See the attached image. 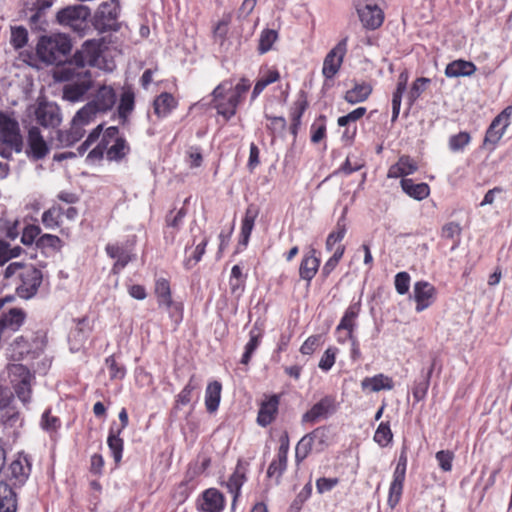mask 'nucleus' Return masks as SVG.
Returning <instances> with one entry per match:
<instances>
[{
    "label": "nucleus",
    "instance_id": "338daca9",
    "mask_svg": "<svg viewBox=\"0 0 512 512\" xmlns=\"http://www.w3.org/2000/svg\"><path fill=\"white\" fill-rule=\"evenodd\" d=\"M365 113H366L365 107H358L355 110L348 113L347 115L339 117L338 121H337L338 125L339 126H347L351 122H355V121L359 120L360 118H362L365 115Z\"/></svg>",
    "mask_w": 512,
    "mask_h": 512
},
{
    "label": "nucleus",
    "instance_id": "6ab92c4d",
    "mask_svg": "<svg viewBox=\"0 0 512 512\" xmlns=\"http://www.w3.org/2000/svg\"><path fill=\"white\" fill-rule=\"evenodd\" d=\"M224 508L223 495L216 489H208L198 501L200 512H221Z\"/></svg>",
    "mask_w": 512,
    "mask_h": 512
},
{
    "label": "nucleus",
    "instance_id": "9d476101",
    "mask_svg": "<svg viewBox=\"0 0 512 512\" xmlns=\"http://www.w3.org/2000/svg\"><path fill=\"white\" fill-rule=\"evenodd\" d=\"M0 141L17 151L22 144L18 122L2 112H0Z\"/></svg>",
    "mask_w": 512,
    "mask_h": 512
},
{
    "label": "nucleus",
    "instance_id": "473e14b6",
    "mask_svg": "<svg viewBox=\"0 0 512 512\" xmlns=\"http://www.w3.org/2000/svg\"><path fill=\"white\" fill-rule=\"evenodd\" d=\"M246 481V469L241 464L238 463L234 473L229 477L226 487L228 491L233 495V501L235 502L236 498L240 494V489L244 482Z\"/></svg>",
    "mask_w": 512,
    "mask_h": 512
},
{
    "label": "nucleus",
    "instance_id": "dca6fc26",
    "mask_svg": "<svg viewBox=\"0 0 512 512\" xmlns=\"http://www.w3.org/2000/svg\"><path fill=\"white\" fill-rule=\"evenodd\" d=\"M335 410V399L331 396L322 398L319 402L314 404L309 411H307L302 421L304 423H314L321 418H326Z\"/></svg>",
    "mask_w": 512,
    "mask_h": 512
},
{
    "label": "nucleus",
    "instance_id": "a19ab883",
    "mask_svg": "<svg viewBox=\"0 0 512 512\" xmlns=\"http://www.w3.org/2000/svg\"><path fill=\"white\" fill-rule=\"evenodd\" d=\"M405 477L393 474V480L390 484L389 495H388V505L391 508H394L400 501L401 495L403 492V483Z\"/></svg>",
    "mask_w": 512,
    "mask_h": 512
},
{
    "label": "nucleus",
    "instance_id": "6e6d98bb",
    "mask_svg": "<svg viewBox=\"0 0 512 512\" xmlns=\"http://www.w3.org/2000/svg\"><path fill=\"white\" fill-rule=\"evenodd\" d=\"M429 83L430 79L425 77L417 78L413 82L408 93V99L410 101V104H413L421 96V94L426 90Z\"/></svg>",
    "mask_w": 512,
    "mask_h": 512
},
{
    "label": "nucleus",
    "instance_id": "864d4df0",
    "mask_svg": "<svg viewBox=\"0 0 512 512\" xmlns=\"http://www.w3.org/2000/svg\"><path fill=\"white\" fill-rule=\"evenodd\" d=\"M40 426L44 431L54 433L60 428L61 422L58 417L51 414L50 410H46L42 414Z\"/></svg>",
    "mask_w": 512,
    "mask_h": 512
},
{
    "label": "nucleus",
    "instance_id": "2f4dec72",
    "mask_svg": "<svg viewBox=\"0 0 512 512\" xmlns=\"http://www.w3.org/2000/svg\"><path fill=\"white\" fill-rule=\"evenodd\" d=\"M371 92L372 87L370 84L365 82L355 83V85L345 93L344 99L349 104L361 103L370 96Z\"/></svg>",
    "mask_w": 512,
    "mask_h": 512
},
{
    "label": "nucleus",
    "instance_id": "4468645a",
    "mask_svg": "<svg viewBox=\"0 0 512 512\" xmlns=\"http://www.w3.org/2000/svg\"><path fill=\"white\" fill-rule=\"evenodd\" d=\"M512 113V108L508 107L501 112L491 123L485 136V143L495 145L503 136L505 129L509 125V117Z\"/></svg>",
    "mask_w": 512,
    "mask_h": 512
},
{
    "label": "nucleus",
    "instance_id": "ea45409f",
    "mask_svg": "<svg viewBox=\"0 0 512 512\" xmlns=\"http://www.w3.org/2000/svg\"><path fill=\"white\" fill-rule=\"evenodd\" d=\"M199 387L200 381L196 378L195 375H192L186 386L176 396L175 408L180 409L182 406L189 404L192 398V392Z\"/></svg>",
    "mask_w": 512,
    "mask_h": 512
},
{
    "label": "nucleus",
    "instance_id": "2eb2a0df",
    "mask_svg": "<svg viewBox=\"0 0 512 512\" xmlns=\"http://www.w3.org/2000/svg\"><path fill=\"white\" fill-rule=\"evenodd\" d=\"M35 116L37 122L44 127H55L61 122L59 107L53 103H39Z\"/></svg>",
    "mask_w": 512,
    "mask_h": 512
},
{
    "label": "nucleus",
    "instance_id": "7ed1b4c3",
    "mask_svg": "<svg viewBox=\"0 0 512 512\" xmlns=\"http://www.w3.org/2000/svg\"><path fill=\"white\" fill-rule=\"evenodd\" d=\"M72 45L64 34H52L40 38L37 44L39 58L47 64H60L71 51Z\"/></svg>",
    "mask_w": 512,
    "mask_h": 512
},
{
    "label": "nucleus",
    "instance_id": "0e129e2a",
    "mask_svg": "<svg viewBox=\"0 0 512 512\" xmlns=\"http://www.w3.org/2000/svg\"><path fill=\"white\" fill-rule=\"evenodd\" d=\"M411 277L407 272H399L395 275V289L400 295L408 293Z\"/></svg>",
    "mask_w": 512,
    "mask_h": 512
},
{
    "label": "nucleus",
    "instance_id": "37998d69",
    "mask_svg": "<svg viewBox=\"0 0 512 512\" xmlns=\"http://www.w3.org/2000/svg\"><path fill=\"white\" fill-rule=\"evenodd\" d=\"M134 93L131 89H125L121 94L120 103L118 106L119 117L126 120L128 115L134 109Z\"/></svg>",
    "mask_w": 512,
    "mask_h": 512
},
{
    "label": "nucleus",
    "instance_id": "09e8293b",
    "mask_svg": "<svg viewBox=\"0 0 512 512\" xmlns=\"http://www.w3.org/2000/svg\"><path fill=\"white\" fill-rule=\"evenodd\" d=\"M393 439L389 423L381 422L374 434V441L381 447L388 446Z\"/></svg>",
    "mask_w": 512,
    "mask_h": 512
},
{
    "label": "nucleus",
    "instance_id": "052dcab7",
    "mask_svg": "<svg viewBox=\"0 0 512 512\" xmlns=\"http://www.w3.org/2000/svg\"><path fill=\"white\" fill-rule=\"evenodd\" d=\"M435 457L442 471L449 472L452 470V462L454 460V453L452 451H438Z\"/></svg>",
    "mask_w": 512,
    "mask_h": 512
},
{
    "label": "nucleus",
    "instance_id": "a18cd8bd",
    "mask_svg": "<svg viewBox=\"0 0 512 512\" xmlns=\"http://www.w3.org/2000/svg\"><path fill=\"white\" fill-rule=\"evenodd\" d=\"M255 218L256 215L250 210H247L245 217L242 220L239 244L243 245L244 247H246L249 242V238L254 227Z\"/></svg>",
    "mask_w": 512,
    "mask_h": 512
},
{
    "label": "nucleus",
    "instance_id": "69168bd1",
    "mask_svg": "<svg viewBox=\"0 0 512 512\" xmlns=\"http://www.w3.org/2000/svg\"><path fill=\"white\" fill-rule=\"evenodd\" d=\"M339 483L338 478L321 477L316 480V489L319 494H324L334 489Z\"/></svg>",
    "mask_w": 512,
    "mask_h": 512
},
{
    "label": "nucleus",
    "instance_id": "f8f14e48",
    "mask_svg": "<svg viewBox=\"0 0 512 512\" xmlns=\"http://www.w3.org/2000/svg\"><path fill=\"white\" fill-rule=\"evenodd\" d=\"M118 8L115 0L102 3L96 13V25L103 31L117 30Z\"/></svg>",
    "mask_w": 512,
    "mask_h": 512
},
{
    "label": "nucleus",
    "instance_id": "f3484780",
    "mask_svg": "<svg viewBox=\"0 0 512 512\" xmlns=\"http://www.w3.org/2000/svg\"><path fill=\"white\" fill-rule=\"evenodd\" d=\"M289 451V439L287 434L280 437V446L278 449L277 457L268 467V477L279 478L287 466V455Z\"/></svg>",
    "mask_w": 512,
    "mask_h": 512
},
{
    "label": "nucleus",
    "instance_id": "e2e57ef3",
    "mask_svg": "<svg viewBox=\"0 0 512 512\" xmlns=\"http://www.w3.org/2000/svg\"><path fill=\"white\" fill-rule=\"evenodd\" d=\"M41 233V229L37 225H27L21 235V243L29 246L32 245L35 241H37V237H39Z\"/></svg>",
    "mask_w": 512,
    "mask_h": 512
},
{
    "label": "nucleus",
    "instance_id": "c9c22d12",
    "mask_svg": "<svg viewBox=\"0 0 512 512\" xmlns=\"http://www.w3.org/2000/svg\"><path fill=\"white\" fill-rule=\"evenodd\" d=\"M155 294L157 296L159 306L169 309L173 305L170 285L166 279L160 278L156 280Z\"/></svg>",
    "mask_w": 512,
    "mask_h": 512
},
{
    "label": "nucleus",
    "instance_id": "ddd939ff",
    "mask_svg": "<svg viewBox=\"0 0 512 512\" xmlns=\"http://www.w3.org/2000/svg\"><path fill=\"white\" fill-rule=\"evenodd\" d=\"M78 75L81 77L77 81L68 83L64 87V98L68 101H79L92 86V82L87 71L79 72Z\"/></svg>",
    "mask_w": 512,
    "mask_h": 512
},
{
    "label": "nucleus",
    "instance_id": "cd10ccee",
    "mask_svg": "<svg viewBox=\"0 0 512 512\" xmlns=\"http://www.w3.org/2000/svg\"><path fill=\"white\" fill-rule=\"evenodd\" d=\"M418 169L417 163L409 156H401L398 161L388 170V178L405 179V176L411 175Z\"/></svg>",
    "mask_w": 512,
    "mask_h": 512
},
{
    "label": "nucleus",
    "instance_id": "a211bd4d",
    "mask_svg": "<svg viewBox=\"0 0 512 512\" xmlns=\"http://www.w3.org/2000/svg\"><path fill=\"white\" fill-rule=\"evenodd\" d=\"M116 100L117 96L114 89L110 86L102 85L98 88L90 103L99 113H106L114 107Z\"/></svg>",
    "mask_w": 512,
    "mask_h": 512
},
{
    "label": "nucleus",
    "instance_id": "13d9d810",
    "mask_svg": "<svg viewBox=\"0 0 512 512\" xmlns=\"http://www.w3.org/2000/svg\"><path fill=\"white\" fill-rule=\"evenodd\" d=\"M344 252H345V246L339 244L335 248L333 255L324 264V266H323L324 274L328 275L335 269V267L338 265L340 259L342 258Z\"/></svg>",
    "mask_w": 512,
    "mask_h": 512
},
{
    "label": "nucleus",
    "instance_id": "a878e982",
    "mask_svg": "<svg viewBox=\"0 0 512 512\" xmlns=\"http://www.w3.org/2000/svg\"><path fill=\"white\" fill-rule=\"evenodd\" d=\"M394 383L391 377L385 374H377L372 377H365L361 381V388L365 392H379L382 390H392Z\"/></svg>",
    "mask_w": 512,
    "mask_h": 512
},
{
    "label": "nucleus",
    "instance_id": "9b49d317",
    "mask_svg": "<svg viewBox=\"0 0 512 512\" xmlns=\"http://www.w3.org/2000/svg\"><path fill=\"white\" fill-rule=\"evenodd\" d=\"M436 288L427 281H417L413 286L412 298L416 302L415 310L422 312L429 308L436 299Z\"/></svg>",
    "mask_w": 512,
    "mask_h": 512
},
{
    "label": "nucleus",
    "instance_id": "8fccbe9b",
    "mask_svg": "<svg viewBox=\"0 0 512 512\" xmlns=\"http://www.w3.org/2000/svg\"><path fill=\"white\" fill-rule=\"evenodd\" d=\"M265 118L268 121L266 128L273 137L283 134L287 126L285 118L280 116H270L267 113H265Z\"/></svg>",
    "mask_w": 512,
    "mask_h": 512
},
{
    "label": "nucleus",
    "instance_id": "680f3d73",
    "mask_svg": "<svg viewBox=\"0 0 512 512\" xmlns=\"http://www.w3.org/2000/svg\"><path fill=\"white\" fill-rule=\"evenodd\" d=\"M27 38L28 33L25 28L14 27L11 29L10 42L16 49L22 48L26 44Z\"/></svg>",
    "mask_w": 512,
    "mask_h": 512
},
{
    "label": "nucleus",
    "instance_id": "c85d7f7f",
    "mask_svg": "<svg viewBox=\"0 0 512 512\" xmlns=\"http://www.w3.org/2000/svg\"><path fill=\"white\" fill-rule=\"evenodd\" d=\"M401 187L411 198L421 201L430 194V187L426 183H415L412 179H402Z\"/></svg>",
    "mask_w": 512,
    "mask_h": 512
},
{
    "label": "nucleus",
    "instance_id": "de8ad7c7",
    "mask_svg": "<svg viewBox=\"0 0 512 512\" xmlns=\"http://www.w3.org/2000/svg\"><path fill=\"white\" fill-rule=\"evenodd\" d=\"M280 75L277 70H269L267 74L263 75L255 84L252 99H255L260 93L269 85L276 82Z\"/></svg>",
    "mask_w": 512,
    "mask_h": 512
},
{
    "label": "nucleus",
    "instance_id": "20e7f679",
    "mask_svg": "<svg viewBox=\"0 0 512 512\" xmlns=\"http://www.w3.org/2000/svg\"><path fill=\"white\" fill-rule=\"evenodd\" d=\"M73 63L79 68L93 66L109 72L115 68L114 61L106 57L98 40L86 41L81 49L75 53Z\"/></svg>",
    "mask_w": 512,
    "mask_h": 512
},
{
    "label": "nucleus",
    "instance_id": "bf43d9fd",
    "mask_svg": "<svg viewBox=\"0 0 512 512\" xmlns=\"http://www.w3.org/2000/svg\"><path fill=\"white\" fill-rule=\"evenodd\" d=\"M337 352L338 349L335 347L327 348L319 361V368L325 372L329 371L335 364Z\"/></svg>",
    "mask_w": 512,
    "mask_h": 512
},
{
    "label": "nucleus",
    "instance_id": "774afa93",
    "mask_svg": "<svg viewBox=\"0 0 512 512\" xmlns=\"http://www.w3.org/2000/svg\"><path fill=\"white\" fill-rule=\"evenodd\" d=\"M70 343H71V350L72 351H78L80 347L83 345L86 339V334L83 331V329L80 327V324L78 327L71 333L70 335Z\"/></svg>",
    "mask_w": 512,
    "mask_h": 512
},
{
    "label": "nucleus",
    "instance_id": "79ce46f5",
    "mask_svg": "<svg viewBox=\"0 0 512 512\" xmlns=\"http://www.w3.org/2000/svg\"><path fill=\"white\" fill-rule=\"evenodd\" d=\"M207 243V238L203 237L190 254H188L189 248L186 247L187 256L184 260V266L186 269H191L201 260L203 254L205 253Z\"/></svg>",
    "mask_w": 512,
    "mask_h": 512
},
{
    "label": "nucleus",
    "instance_id": "aec40b11",
    "mask_svg": "<svg viewBox=\"0 0 512 512\" xmlns=\"http://www.w3.org/2000/svg\"><path fill=\"white\" fill-rule=\"evenodd\" d=\"M357 11L362 24L368 29H376L383 23V12L377 5L368 4Z\"/></svg>",
    "mask_w": 512,
    "mask_h": 512
},
{
    "label": "nucleus",
    "instance_id": "f257e3e1",
    "mask_svg": "<svg viewBox=\"0 0 512 512\" xmlns=\"http://www.w3.org/2000/svg\"><path fill=\"white\" fill-rule=\"evenodd\" d=\"M5 286H14L17 295L30 299L37 293L41 282L42 272L31 264L12 262L3 271Z\"/></svg>",
    "mask_w": 512,
    "mask_h": 512
},
{
    "label": "nucleus",
    "instance_id": "6e6552de",
    "mask_svg": "<svg viewBox=\"0 0 512 512\" xmlns=\"http://www.w3.org/2000/svg\"><path fill=\"white\" fill-rule=\"evenodd\" d=\"M348 37L341 39L325 56L322 74L326 79H333L339 72L347 52Z\"/></svg>",
    "mask_w": 512,
    "mask_h": 512
},
{
    "label": "nucleus",
    "instance_id": "c756f323",
    "mask_svg": "<svg viewBox=\"0 0 512 512\" xmlns=\"http://www.w3.org/2000/svg\"><path fill=\"white\" fill-rule=\"evenodd\" d=\"M263 337V329L255 323L249 332V341L245 345V351L243 353L241 363L248 364L253 353L258 348L261 339Z\"/></svg>",
    "mask_w": 512,
    "mask_h": 512
},
{
    "label": "nucleus",
    "instance_id": "f03ea898",
    "mask_svg": "<svg viewBox=\"0 0 512 512\" xmlns=\"http://www.w3.org/2000/svg\"><path fill=\"white\" fill-rule=\"evenodd\" d=\"M129 152V146L125 139L119 136L117 127H109L103 133L101 140L89 152L88 158L100 159L104 153L108 160L119 161L124 158Z\"/></svg>",
    "mask_w": 512,
    "mask_h": 512
},
{
    "label": "nucleus",
    "instance_id": "3c124183",
    "mask_svg": "<svg viewBox=\"0 0 512 512\" xmlns=\"http://www.w3.org/2000/svg\"><path fill=\"white\" fill-rule=\"evenodd\" d=\"M471 137L467 132H460L452 135L449 138L448 146L452 152H462L464 148L470 143Z\"/></svg>",
    "mask_w": 512,
    "mask_h": 512
},
{
    "label": "nucleus",
    "instance_id": "4d7b16f0",
    "mask_svg": "<svg viewBox=\"0 0 512 512\" xmlns=\"http://www.w3.org/2000/svg\"><path fill=\"white\" fill-rule=\"evenodd\" d=\"M36 245L42 249L50 248L53 250H60L62 247V241L56 235L43 234L37 239Z\"/></svg>",
    "mask_w": 512,
    "mask_h": 512
},
{
    "label": "nucleus",
    "instance_id": "bb28decb",
    "mask_svg": "<svg viewBox=\"0 0 512 512\" xmlns=\"http://www.w3.org/2000/svg\"><path fill=\"white\" fill-rule=\"evenodd\" d=\"M476 72V66L473 62L457 59L450 62L445 68V76L448 78L468 77Z\"/></svg>",
    "mask_w": 512,
    "mask_h": 512
},
{
    "label": "nucleus",
    "instance_id": "c03bdc74",
    "mask_svg": "<svg viewBox=\"0 0 512 512\" xmlns=\"http://www.w3.org/2000/svg\"><path fill=\"white\" fill-rule=\"evenodd\" d=\"M346 231L347 229L344 216H342L338 220L335 229L328 235L326 239V249L329 251L333 250L334 246L342 241L346 234Z\"/></svg>",
    "mask_w": 512,
    "mask_h": 512
},
{
    "label": "nucleus",
    "instance_id": "f704fd0d",
    "mask_svg": "<svg viewBox=\"0 0 512 512\" xmlns=\"http://www.w3.org/2000/svg\"><path fill=\"white\" fill-rule=\"evenodd\" d=\"M177 105L175 98L169 93H162L154 100V112L159 117H166Z\"/></svg>",
    "mask_w": 512,
    "mask_h": 512
},
{
    "label": "nucleus",
    "instance_id": "e433bc0d",
    "mask_svg": "<svg viewBox=\"0 0 512 512\" xmlns=\"http://www.w3.org/2000/svg\"><path fill=\"white\" fill-rule=\"evenodd\" d=\"M30 464L26 456H19L10 465L11 475L19 483H23L29 476Z\"/></svg>",
    "mask_w": 512,
    "mask_h": 512
},
{
    "label": "nucleus",
    "instance_id": "39448f33",
    "mask_svg": "<svg viewBox=\"0 0 512 512\" xmlns=\"http://www.w3.org/2000/svg\"><path fill=\"white\" fill-rule=\"evenodd\" d=\"M10 385L17 398L24 404L31 402L32 386L35 376L22 364H10L7 367Z\"/></svg>",
    "mask_w": 512,
    "mask_h": 512
},
{
    "label": "nucleus",
    "instance_id": "49530a36",
    "mask_svg": "<svg viewBox=\"0 0 512 512\" xmlns=\"http://www.w3.org/2000/svg\"><path fill=\"white\" fill-rule=\"evenodd\" d=\"M278 38V33L273 29H265L259 37L258 51L265 54L272 49L273 44Z\"/></svg>",
    "mask_w": 512,
    "mask_h": 512
},
{
    "label": "nucleus",
    "instance_id": "7c9ffc66",
    "mask_svg": "<svg viewBox=\"0 0 512 512\" xmlns=\"http://www.w3.org/2000/svg\"><path fill=\"white\" fill-rule=\"evenodd\" d=\"M222 385L218 381L210 382L205 391V406L209 413L217 411L221 400Z\"/></svg>",
    "mask_w": 512,
    "mask_h": 512
},
{
    "label": "nucleus",
    "instance_id": "58836bf2",
    "mask_svg": "<svg viewBox=\"0 0 512 512\" xmlns=\"http://www.w3.org/2000/svg\"><path fill=\"white\" fill-rule=\"evenodd\" d=\"M17 499L15 492L8 486L0 487V512H16Z\"/></svg>",
    "mask_w": 512,
    "mask_h": 512
},
{
    "label": "nucleus",
    "instance_id": "4be33fe9",
    "mask_svg": "<svg viewBox=\"0 0 512 512\" xmlns=\"http://www.w3.org/2000/svg\"><path fill=\"white\" fill-rule=\"evenodd\" d=\"M29 155L34 159H41L49 152L48 145L37 127H31L28 131Z\"/></svg>",
    "mask_w": 512,
    "mask_h": 512
},
{
    "label": "nucleus",
    "instance_id": "4c0bfd02",
    "mask_svg": "<svg viewBox=\"0 0 512 512\" xmlns=\"http://www.w3.org/2000/svg\"><path fill=\"white\" fill-rule=\"evenodd\" d=\"M63 217V207L59 204L53 205L42 214V223L47 229L60 227Z\"/></svg>",
    "mask_w": 512,
    "mask_h": 512
},
{
    "label": "nucleus",
    "instance_id": "603ef678",
    "mask_svg": "<svg viewBox=\"0 0 512 512\" xmlns=\"http://www.w3.org/2000/svg\"><path fill=\"white\" fill-rule=\"evenodd\" d=\"M119 434H115L113 430L110 431L107 444L112 452V456L115 462H119L122 458L123 451V440L118 436Z\"/></svg>",
    "mask_w": 512,
    "mask_h": 512
},
{
    "label": "nucleus",
    "instance_id": "72a5a7b5",
    "mask_svg": "<svg viewBox=\"0 0 512 512\" xmlns=\"http://www.w3.org/2000/svg\"><path fill=\"white\" fill-rule=\"evenodd\" d=\"M25 317L26 314L22 309L12 308L8 312L3 313L0 320L6 328L14 333L22 326Z\"/></svg>",
    "mask_w": 512,
    "mask_h": 512
},
{
    "label": "nucleus",
    "instance_id": "0eeeda50",
    "mask_svg": "<svg viewBox=\"0 0 512 512\" xmlns=\"http://www.w3.org/2000/svg\"><path fill=\"white\" fill-rule=\"evenodd\" d=\"M231 81L221 82L212 92L213 107L217 110L218 114L229 120L236 113L240 101L230 91Z\"/></svg>",
    "mask_w": 512,
    "mask_h": 512
},
{
    "label": "nucleus",
    "instance_id": "423d86ee",
    "mask_svg": "<svg viewBox=\"0 0 512 512\" xmlns=\"http://www.w3.org/2000/svg\"><path fill=\"white\" fill-rule=\"evenodd\" d=\"M330 444V434L325 427H318L311 433L303 436L296 445L295 459L297 463L303 461L310 453H320Z\"/></svg>",
    "mask_w": 512,
    "mask_h": 512
},
{
    "label": "nucleus",
    "instance_id": "1a4fd4ad",
    "mask_svg": "<svg viewBox=\"0 0 512 512\" xmlns=\"http://www.w3.org/2000/svg\"><path fill=\"white\" fill-rule=\"evenodd\" d=\"M89 15L90 11L84 5L68 6L58 12L57 20L62 25L69 26L74 30H81Z\"/></svg>",
    "mask_w": 512,
    "mask_h": 512
},
{
    "label": "nucleus",
    "instance_id": "393cba45",
    "mask_svg": "<svg viewBox=\"0 0 512 512\" xmlns=\"http://www.w3.org/2000/svg\"><path fill=\"white\" fill-rule=\"evenodd\" d=\"M279 397L272 395L261 403L257 422L260 426L269 425L274 419L278 411Z\"/></svg>",
    "mask_w": 512,
    "mask_h": 512
},
{
    "label": "nucleus",
    "instance_id": "5701e85b",
    "mask_svg": "<svg viewBox=\"0 0 512 512\" xmlns=\"http://www.w3.org/2000/svg\"><path fill=\"white\" fill-rule=\"evenodd\" d=\"M97 114L99 112L90 102L83 106L72 119V125L76 128V135H84V127L92 123Z\"/></svg>",
    "mask_w": 512,
    "mask_h": 512
},
{
    "label": "nucleus",
    "instance_id": "b1692460",
    "mask_svg": "<svg viewBox=\"0 0 512 512\" xmlns=\"http://www.w3.org/2000/svg\"><path fill=\"white\" fill-rule=\"evenodd\" d=\"M361 311L360 302L352 303L346 309L340 323L337 326V331L346 330L348 339H353V332L356 327V319Z\"/></svg>",
    "mask_w": 512,
    "mask_h": 512
},
{
    "label": "nucleus",
    "instance_id": "5fc2aeb1",
    "mask_svg": "<svg viewBox=\"0 0 512 512\" xmlns=\"http://www.w3.org/2000/svg\"><path fill=\"white\" fill-rule=\"evenodd\" d=\"M76 128L71 124V128L67 131L57 132V141L59 146L68 147L80 140L83 135H76Z\"/></svg>",
    "mask_w": 512,
    "mask_h": 512
},
{
    "label": "nucleus",
    "instance_id": "412c9836",
    "mask_svg": "<svg viewBox=\"0 0 512 512\" xmlns=\"http://www.w3.org/2000/svg\"><path fill=\"white\" fill-rule=\"evenodd\" d=\"M320 266V259L316 256V250L310 248L303 256L299 276L301 279L310 282L316 275Z\"/></svg>",
    "mask_w": 512,
    "mask_h": 512
}]
</instances>
